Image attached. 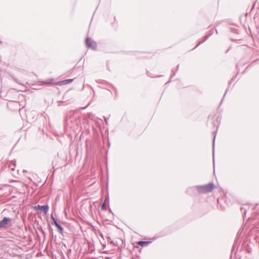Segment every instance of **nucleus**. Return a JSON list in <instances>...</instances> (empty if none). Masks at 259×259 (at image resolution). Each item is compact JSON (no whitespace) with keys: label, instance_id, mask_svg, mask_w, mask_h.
Segmentation results:
<instances>
[{"label":"nucleus","instance_id":"obj_1","mask_svg":"<svg viewBox=\"0 0 259 259\" xmlns=\"http://www.w3.org/2000/svg\"><path fill=\"white\" fill-rule=\"evenodd\" d=\"M214 187L213 183H209L206 185L197 186L196 188L199 193H207L211 192L214 188Z\"/></svg>","mask_w":259,"mask_h":259},{"label":"nucleus","instance_id":"obj_2","mask_svg":"<svg viewBox=\"0 0 259 259\" xmlns=\"http://www.w3.org/2000/svg\"><path fill=\"white\" fill-rule=\"evenodd\" d=\"M11 219L10 218L4 217L3 219L0 221V229L2 228H6L11 223Z\"/></svg>","mask_w":259,"mask_h":259},{"label":"nucleus","instance_id":"obj_3","mask_svg":"<svg viewBox=\"0 0 259 259\" xmlns=\"http://www.w3.org/2000/svg\"><path fill=\"white\" fill-rule=\"evenodd\" d=\"M85 44L88 48H90L93 50H95L96 49V42L95 41L92 40L90 38H87Z\"/></svg>","mask_w":259,"mask_h":259},{"label":"nucleus","instance_id":"obj_4","mask_svg":"<svg viewBox=\"0 0 259 259\" xmlns=\"http://www.w3.org/2000/svg\"><path fill=\"white\" fill-rule=\"evenodd\" d=\"M34 209L35 210H40L41 211L44 212L45 213H47L49 210V206L48 205H37L35 206H34Z\"/></svg>","mask_w":259,"mask_h":259},{"label":"nucleus","instance_id":"obj_5","mask_svg":"<svg viewBox=\"0 0 259 259\" xmlns=\"http://www.w3.org/2000/svg\"><path fill=\"white\" fill-rule=\"evenodd\" d=\"M51 218H52V220L53 221V223H52V224H54V225H55V226L59 230L60 233H62V232L63 231V228H62V227L58 223V222H57L56 220L55 219V218L53 215H52Z\"/></svg>","mask_w":259,"mask_h":259},{"label":"nucleus","instance_id":"obj_6","mask_svg":"<svg viewBox=\"0 0 259 259\" xmlns=\"http://www.w3.org/2000/svg\"><path fill=\"white\" fill-rule=\"evenodd\" d=\"M15 161H12L9 165V167L11 169V170H14L16 165Z\"/></svg>","mask_w":259,"mask_h":259},{"label":"nucleus","instance_id":"obj_7","mask_svg":"<svg viewBox=\"0 0 259 259\" xmlns=\"http://www.w3.org/2000/svg\"><path fill=\"white\" fill-rule=\"evenodd\" d=\"M248 207L247 205H243L242 207H241V211L242 212V213H243L244 214H245L246 212V210H247V207Z\"/></svg>","mask_w":259,"mask_h":259},{"label":"nucleus","instance_id":"obj_8","mask_svg":"<svg viewBox=\"0 0 259 259\" xmlns=\"http://www.w3.org/2000/svg\"><path fill=\"white\" fill-rule=\"evenodd\" d=\"M149 243V242L148 241H140L139 242V244L142 246H144V245H147Z\"/></svg>","mask_w":259,"mask_h":259},{"label":"nucleus","instance_id":"obj_9","mask_svg":"<svg viewBox=\"0 0 259 259\" xmlns=\"http://www.w3.org/2000/svg\"><path fill=\"white\" fill-rule=\"evenodd\" d=\"M72 81H73V79H66V80H63L62 81V82H63V84H68V83L71 82Z\"/></svg>","mask_w":259,"mask_h":259},{"label":"nucleus","instance_id":"obj_10","mask_svg":"<svg viewBox=\"0 0 259 259\" xmlns=\"http://www.w3.org/2000/svg\"><path fill=\"white\" fill-rule=\"evenodd\" d=\"M215 136H214V138H213V149L214 150V140H215Z\"/></svg>","mask_w":259,"mask_h":259},{"label":"nucleus","instance_id":"obj_11","mask_svg":"<svg viewBox=\"0 0 259 259\" xmlns=\"http://www.w3.org/2000/svg\"><path fill=\"white\" fill-rule=\"evenodd\" d=\"M207 36H205V38H204V39L203 40V41H205L207 39Z\"/></svg>","mask_w":259,"mask_h":259},{"label":"nucleus","instance_id":"obj_12","mask_svg":"<svg viewBox=\"0 0 259 259\" xmlns=\"http://www.w3.org/2000/svg\"><path fill=\"white\" fill-rule=\"evenodd\" d=\"M104 205H105V204H104H104H103L102 206H103H103H104Z\"/></svg>","mask_w":259,"mask_h":259}]
</instances>
